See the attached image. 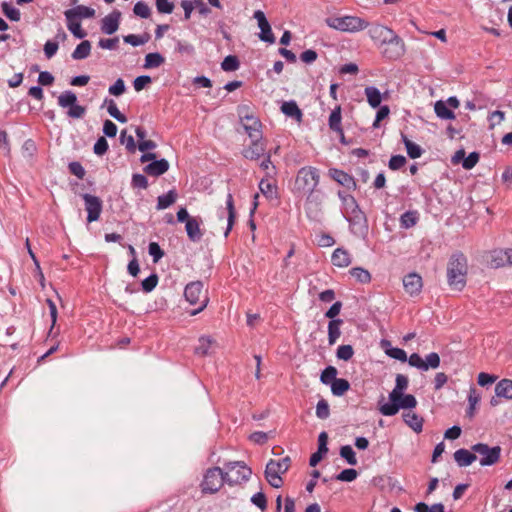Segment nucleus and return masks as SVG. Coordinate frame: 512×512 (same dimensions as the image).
Listing matches in <instances>:
<instances>
[{"label": "nucleus", "instance_id": "obj_20", "mask_svg": "<svg viewBox=\"0 0 512 512\" xmlns=\"http://www.w3.org/2000/svg\"><path fill=\"white\" fill-rule=\"evenodd\" d=\"M169 169V163L166 159L155 160L144 167V172L150 176L158 177L166 173Z\"/></svg>", "mask_w": 512, "mask_h": 512}, {"label": "nucleus", "instance_id": "obj_42", "mask_svg": "<svg viewBox=\"0 0 512 512\" xmlns=\"http://www.w3.org/2000/svg\"><path fill=\"white\" fill-rule=\"evenodd\" d=\"M500 257H494L492 259V265L494 267L505 266L506 264L512 265V249H506L499 252Z\"/></svg>", "mask_w": 512, "mask_h": 512}, {"label": "nucleus", "instance_id": "obj_40", "mask_svg": "<svg viewBox=\"0 0 512 512\" xmlns=\"http://www.w3.org/2000/svg\"><path fill=\"white\" fill-rule=\"evenodd\" d=\"M330 177L343 186H348L352 182V177L342 170L331 168L329 170Z\"/></svg>", "mask_w": 512, "mask_h": 512}, {"label": "nucleus", "instance_id": "obj_2", "mask_svg": "<svg viewBox=\"0 0 512 512\" xmlns=\"http://www.w3.org/2000/svg\"><path fill=\"white\" fill-rule=\"evenodd\" d=\"M184 296L191 305L198 304L199 307L191 312V315H196L208 305L209 298L207 290L201 281H194L186 285Z\"/></svg>", "mask_w": 512, "mask_h": 512}, {"label": "nucleus", "instance_id": "obj_15", "mask_svg": "<svg viewBox=\"0 0 512 512\" xmlns=\"http://www.w3.org/2000/svg\"><path fill=\"white\" fill-rule=\"evenodd\" d=\"M254 18L258 21V26L261 30L259 37L262 41L268 43H274L275 37L272 33L269 22L267 21L265 14L261 10H257L254 13Z\"/></svg>", "mask_w": 512, "mask_h": 512}, {"label": "nucleus", "instance_id": "obj_38", "mask_svg": "<svg viewBox=\"0 0 512 512\" xmlns=\"http://www.w3.org/2000/svg\"><path fill=\"white\" fill-rule=\"evenodd\" d=\"M350 389V383L346 379L337 378L331 384V391L335 396H342Z\"/></svg>", "mask_w": 512, "mask_h": 512}, {"label": "nucleus", "instance_id": "obj_61", "mask_svg": "<svg viewBox=\"0 0 512 512\" xmlns=\"http://www.w3.org/2000/svg\"><path fill=\"white\" fill-rule=\"evenodd\" d=\"M93 150H94V153L96 155H99V156H101V155H103V154H105L107 152V150H108V142L105 139V137H100L96 141V143L94 144Z\"/></svg>", "mask_w": 512, "mask_h": 512}, {"label": "nucleus", "instance_id": "obj_55", "mask_svg": "<svg viewBox=\"0 0 512 512\" xmlns=\"http://www.w3.org/2000/svg\"><path fill=\"white\" fill-rule=\"evenodd\" d=\"M149 254L153 257V262L157 263L164 255L163 250L156 242H151L148 247Z\"/></svg>", "mask_w": 512, "mask_h": 512}, {"label": "nucleus", "instance_id": "obj_30", "mask_svg": "<svg viewBox=\"0 0 512 512\" xmlns=\"http://www.w3.org/2000/svg\"><path fill=\"white\" fill-rule=\"evenodd\" d=\"M271 177L263 178L259 183V190L267 198L273 199L277 194V187L270 181Z\"/></svg>", "mask_w": 512, "mask_h": 512}, {"label": "nucleus", "instance_id": "obj_57", "mask_svg": "<svg viewBox=\"0 0 512 512\" xmlns=\"http://www.w3.org/2000/svg\"><path fill=\"white\" fill-rule=\"evenodd\" d=\"M479 154L477 152L470 153L462 162V166L466 170L472 169L479 161Z\"/></svg>", "mask_w": 512, "mask_h": 512}, {"label": "nucleus", "instance_id": "obj_64", "mask_svg": "<svg viewBox=\"0 0 512 512\" xmlns=\"http://www.w3.org/2000/svg\"><path fill=\"white\" fill-rule=\"evenodd\" d=\"M387 355L393 359L399 360L401 362L407 361V354L406 352L401 348L394 347L393 349H389L387 351Z\"/></svg>", "mask_w": 512, "mask_h": 512}, {"label": "nucleus", "instance_id": "obj_24", "mask_svg": "<svg viewBox=\"0 0 512 512\" xmlns=\"http://www.w3.org/2000/svg\"><path fill=\"white\" fill-rule=\"evenodd\" d=\"M408 387V378L403 374H397L394 389L389 393V400L396 401Z\"/></svg>", "mask_w": 512, "mask_h": 512}, {"label": "nucleus", "instance_id": "obj_51", "mask_svg": "<svg viewBox=\"0 0 512 512\" xmlns=\"http://www.w3.org/2000/svg\"><path fill=\"white\" fill-rule=\"evenodd\" d=\"M155 4L157 11L162 14H170L174 10V4L169 0H155Z\"/></svg>", "mask_w": 512, "mask_h": 512}, {"label": "nucleus", "instance_id": "obj_60", "mask_svg": "<svg viewBox=\"0 0 512 512\" xmlns=\"http://www.w3.org/2000/svg\"><path fill=\"white\" fill-rule=\"evenodd\" d=\"M152 81L151 77L148 75H142L135 78L133 82L134 89L139 92L145 88L146 85L150 84Z\"/></svg>", "mask_w": 512, "mask_h": 512}, {"label": "nucleus", "instance_id": "obj_10", "mask_svg": "<svg viewBox=\"0 0 512 512\" xmlns=\"http://www.w3.org/2000/svg\"><path fill=\"white\" fill-rule=\"evenodd\" d=\"M407 361L410 366L415 367L422 371L429 369H436L440 366V356L436 352L429 353L426 355L425 360L418 354L413 353L407 357Z\"/></svg>", "mask_w": 512, "mask_h": 512}, {"label": "nucleus", "instance_id": "obj_48", "mask_svg": "<svg viewBox=\"0 0 512 512\" xmlns=\"http://www.w3.org/2000/svg\"><path fill=\"white\" fill-rule=\"evenodd\" d=\"M221 68L227 72L237 70L239 68V61L237 57L233 55L226 56L221 63Z\"/></svg>", "mask_w": 512, "mask_h": 512}, {"label": "nucleus", "instance_id": "obj_13", "mask_svg": "<svg viewBox=\"0 0 512 512\" xmlns=\"http://www.w3.org/2000/svg\"><path fill=\"white\" fill-rule=\"evenodd\" d=\"M368 33L370 38L380 47L388 40H391L395 34L392 29L380 24L371 25Z\"/></svg>", "mask_w": 512, "mask_h": 512}, {"label": "nucleus", "instance_id": "obj_33", "mask_svg": "<svg viewBox=\"0 0 512 512\" xmlns=\"http://www.w3.org/2000/svg\"><path fill=\"white\" fill-rule=\"evenodd\" d=\"M177 193L175 190H170L166 194L160 195L157 198V209L163 210L176 202Z\"/></svg>", "mask_w": 512, "mask_h": 512}, {"label": "nucleus", "instance_id": "obj_49", "mask_svg": "<svg viewBox=\"0 0 512 512\" xmlns=\"http://www.w3.org/2000/svg\"><path fill=\"white\" fill-rule=\"evenodd\" d=\"M2 11L4 15L9 18L12 21H18L20 20V12L18 9L14 8L7 2H3L2 5Z\"/></svg>", "mask_w": 512, "mask_h": 512}, {"label": "nucleus", "instance_id": "obj_39", "mask_svg": "<svg viewBox=\"0 0 512 512\" xmlns=\"http://www.w3.org/2000/svg\"><path fill=\"white\" fill-rule=\"evenodd\" d=\"M164 62H165V59L160 53H158V52L148 53L145 56L144 68H146V69L157 68V67L161 66Z\"/></svg>", "mask_w": 512, "mask_h": 512}, {"label": "nucleus", "instance_id": "obj_27", "mask_svg": "<svg viewBox=\"0 0 512 512\" xmlns=\"http://www.w3.org/2000/svg\"><path fill=\"white\" fill-rule=\"evenodd\" d=\"M495 394L497 397L512 399V380L502 379L495 386Z\"/></svg>", "mask_w": 512, "mask_h": 512}, {"label": "nucleus", "instance_id": "obj_28", "mask_svg": "<svg viewBox=\"0 0 512 512\" xmlns=\"http://www.w3.org/2000/svg\"><path fill=\"white\" fill-rule=\"evenodd\" d=\"M328 26L341 30V31H349L350 26L352 25V17H335L327 19Z\"/></svg>", "mask_w": 512, "mask_h": 512}, {"label": "nucleus", "instance_id": "obj_59", "mask_svg": "<svg viewBox=\"0 0 512 512\" xmlns=\"http://www.w3.org/2000/svg\"><path fill=\"white\" fill-rule=\"evenodd\" d=\"M109 93L113 96H120L125 92V83L123 79L119 78L113 85L109 87Z\"/></svg>", "mask_w": 512, "mask_h": 512}, {"label": "nucleus", "instance_id": "obj_3", "mask_svg": "<svg viewBox=\"0 0 512 512\" xmlns=\"http://www.w3.org/2000/svg\"><path fill=\"white\" fill-rule=\"evenodd\" d=\"M290 463L291 460L288 456L279 460L271 459L267 463L265 469V478L272 487L280 488L283 485L281 474H284L288 471Z\"/></svg>", "mask_w": 512, "mask_h": 512}, {"label": "nucleus", "instance_id": "obj_21", "mask_svg": "<svg viewBox=\"0 0 512 512\" xmlns=\"http://www.w3.org/2000/svg\"><path fill=\"white\" fill-rule=\"evenodd\" d=\"M404 422L416 433L423 429L424 419L415 412L408 410L403 413Z\"/></svg>", "mask_w": 512, "mask_h": 512}, {"label": "nucleus", "instance_id": "obj_9", "mask_svg": "<svg viewBox=\"0 0 512 512\" xmlns=\"http://www.w3.org/2000/svg\"><path fill=\"white\" fill-rule=\"evenodd\" d=\"M472 451L479 454L481 466H491L499 462L501 456V447H489L484 443H477L471 447Z\"/></svg>", "mask_w": 512, "mask_h": 512}, {"label": "nucleus", "instance_id": "obj_12", "mask_svg": "<svg viewBox=\"0 0 512 512\" xmlns=\"http://www.w3.org/2000/svg\"><path fill=\"white\" fill-rule=\"evenodd\" d=\"M85 209L87 211V221L89 223L97 221L102 212V201L99 197L85 193L83 194Z\"/></svg>", "mask_w": 512, "mask_h": 512}, {"label": "nucleus", "instance_id": "obj_25", "mask_svg": "<svg viewBox=\"0 0 512 512\" xmlns=\"http://www.w3.org/2000/svg\"><path fill=\"white\" fill-rule=\"evenodd\" d=\"M226 210H227L228 216H227V228L224 233L225 237H227L229 235L230 231L232 230L234 222H235V217H236L234 200H233V196L231 193H229L227 195Z\"/></svg>", "mask_w": 512, "mask_h": 512}, {"label": "nucleus", "instance_id": "obj_29", "mask_svg": "<svg viewBox=\"0 0 512 512\" xmlns=\"http://www.w3.org/2000/svg\"><path fill=\"white\" fill-rule=\"evenodd\" d=\"M281 111L288 117L301 121L302 112L295 101L284 102L281 106Z\"/></svg>", "mask_w": 512, "mask_h": 512}, {"label": "nucleus", "instance_id": "obj_63", "mask_svg": "<svg viewBox=\"0 0 512 512\" xmlns=\"http://www.w3.org/2000/svg\"><path fill=\"white\" fill-rule=\"evenodd\" d=\"M417 217L415 212H405L401 216V223L405 228H410L416 224Z\"/></svg>", "mask_w": 512, "mask_h": 512}, {"label": "nucleus", "instance_id": "obj_7", "mask_svg": "<svg viewBox=\"0 0 512 512\" xmlns=\"http://www.w3.org/2000/svg\"><path fill=\"white\" fill-rule=\"evenodd\" d=\"M224 477L229 484H238L249 479L251 469L242 461L229 462L225 465Z\"/></svg>", "mask_w": 512, "mask_h": 512}, {"label": "nucleus", "instance_id": "obj_11", "mask_svg": "<svg viewBox=\"0 0 512 512\" xmlns=\"http://www.w3.org/2000/svg\"><path fill=\"white\" fill-rule=\"evenodd\" d=\"M380 48L383 57L389 60L399 59L405 52V44L396 33L391 40L385 42Z\"/></svg>", "mask_w": 512, "mask_h": 512}, {"label": "nucleus", "instance_id": "obj_18", "mask_svg": "<svg viewBox=\"0 0 512 512\" xmlns=\"http://www.w3.org/2000/svg\"><path fill=\"white\" fill-rule=\"evenodd\" d=\"M65 18L81 20L83 18H92L95 16V10L88 6L78 5L64 12Z\"/></svg>", "mask_w": 512, "mask_h": 512}, {"label": "nucleus", "instance_id": "obj_37", "mask_svg": "<svg viewBox=\"0 0 512 512\" xmlns=\"http://www.w3.org/2000/svg\"><path fill=\"white\" fill-rule=\"evenodd\" d=\"M402 141L405 145L407 154L410 158L416 159L422 155V149L419 145L415 144L405 134H402Z\"/></svg>", "mask_w": 512, "mask_h": 512}, {"label": "nucleus", "instance_id": "obj_31", "mask_svg": "<svg viewBox=\"0 0 512 512\" xmlns=\"http://www.w3.org/2000/svg\"><path fill=\"white\" fill-rule=\"evenodd\" d=\"M365 95L371 107L376 108L381 104L382 96L378 88L374 86L366 87Z\"/></svg>", "mask_w": 512, "mask_h": 512}, {"label": "nucleus", "instance_id": "obj_56", "mask_svg": "<svg viewBox=\"0 0 512 512\" xmlns=\"http://www.w3.org/2000/svg\"><path fill=\"white\" fill-rule=\"evenodd\" d=\"M354 278H356V280L359 281L360 283L365 284L370 282L371 275L367 270L360 267H356L354 268Z\"/></svg>", "mask_w": 512, "mask_h": 512}, {"label": "nucleus", "instance_id": "obj_41", "mask_svg": "<svg viewBox=\"0 0 512 512\" xmlns=\"http://www.w3.org/2000/svg\"><path fill=\"white\" fill-rule=\"evenodd\" d=\"M68 30L78 39L86 37L87 33L82 29L79 20L73 18H66Z\"/></svg>", "mask_w": 512, "mask_h": 512}, {"label": "nucleus", "instance_id": "obj_16", "mask_svg": "<svg viewBox=\"0 0 512 512\" xmlns=\"http://www.w3.org/2000/svg\"><path fill=\"white\" fill-rule=\"evenodd\" d=\"M120 18L121 12L118 10L106 15L101 21V31L107 35L115 33L119 28Z\"/></svg>", "mask_w": 512, "mask_h": 512}, {"label": "nucleus", "instance_id": "obj_50", "mask_svg": "<svg viewBox=\"0 0 512 512\" xmlns=\"http://www.w3.org/2000/svg\"><path fill=\"white\" fill-rule=\"evenodd\" d=\"M120 142H121V144L126 146V149L129 152H131V153L135 152L137 146L135 144L134 138L132 135H127L126 130L121 131Z\"/></svg>", "mask_w": 512, "mask_h": 512}, {"label": "nucleus", "instance_id": "obj_58", "mask_svg": "<svg viewBox=\"0 0 512 512\" xmlns=\"http://www.w3.org/2000/svg\"><path fill=\"white\" fill-rule=\"evenodd\" d=\"M118 42H119V38L118 37H114V38H102L99 40L98 42V46L102 49H109V50H114L117 48V45H118Z\"/></svg>", "mask_w": 512, "mask_h": 512}, {"label": "nucleus", "instance_id": "obj_45", "mask_svg": "<svg viewBox=\"0 0 512 512\" xmlns=\"http://www.w3.org/2000/svg\"><path fill=\"white\" fill-rule=\"evenodd\" d=\"M76 101L77 97L75 93L71 91H66L58 97V104L63 108L73 106V104H75Z\"/></svg>", "mask_w": 512, "mask_h": 512}, {"label": "nucleus", "instance_id": "obj_32", "mask_svg": "<svg viewBox=\"0 0 512 512\" xmlns=\"http://www.w3.org/2000/svg\"><path fill=\"white\" fill-rule=\"evenodd\" d=\"M215 344V340L210 336H201L198 340V345L195 347L197 355L205 356L208 354L209 349Z\"/></svg>", "mask_w": 512, "mask_h": 512}, {"label": "nucleus", "instance_id": "obj_5", "mask_svg": "<svg viewBox=\"0 0 512 512\" xmlns=\"http://www.w3.org/2000/svg\"><path fill=\"white\" fill-rule=\"evenodd\" d=\"M225 481L224 472L219 467H212L206 470L203 480L200 484L201 491L204 494H214L218 492Z\"/></svg>", "mask_w": 512, "mask_h": 512}, {"label": "nucleus", "instance_id": "obj_17", "mask_svg": "<svg viewBox=\"0 0 512 512\" xmlns=\"http://www.w3.org/2000/svg\"><path fill=\"white\" fill-rule=\"evenodd\" d=\"M405 291L411 296L418 295L423 287L422 278L417 273H410L403 279Z\"/></svg>", "mask_w": 512, "mask_h": 512}, {"label": "nucleus", "instance_id": "obj_53", "mask_svg": "<svg viewBox=\"0 0 512 512\" xmlns=\"http://www.w3.org/2000/svg\"><path fill=\"white\" fill-rule=\"evenodd\" d=\"M330 414L329 405L326 400L322 399L317 403L316 415L320 419L328 418Z\"/></svg>", "mask_w": 512, "mask_h": 512}, {"label": "nucleus", "instance_id": "obj_6", "mask_svg": "<svg viewBox=\"0 0 512 512\" xmlns=\"http://www.w3.org/2000/svg\"><path fill=\"white\" fill-rule=\"evenodd\" d=\"M417 405V400L412 394H400L396 401L379 403V411L384 416L396 415L399 409H413Z\"/></svg>", "mask_w": 512, "mask_h": 512}, {"label": "nucleus", "instance_id": "obj_23", "mask_svg": "<svg viewBox=\"0 0 512 512\" xmlns=\"http://www.w3.org/2000/svg\"><path fill=\"white\" fill-rule=\"evenodd\" d=\"M454 459L460 467H466L471 465L477 459V456L475 452L472 453L467 449L461 448L455 451Z\"/></svg>", "mask_w": 512, "mask_h": 512}, {"label": "nucleus", "instance_id": "obj_4", "mask_svg": "<svg viewBox=\"0 0 512 512\" xmlns=\"http://www.w3.org/2000/svg\"><path fill=\"white\" fill-rule=\"evenodd\" d=\"M319 184L318 170L311 166L302 167L295 179V188L304 194H311Z\"/></svg>", "mask_w": 512, "mask_h": 512}, {"label": "nucleus", "instance_id": "obj_46", "mask_svg": "<svg viewBox=\"0 0 512 512\" xmlns=\"http://www.w3.org/2000/svg\"><path fill=\"white\" fill-rule=\"evenodd\" d=\"M337 373V369L334 366H328L321 373L320 380L323 384L331 385L332 382L337 379Z\"/></svg>", "mask_w": 512, "mask_h": 512}, {"label": "nucleus", "instance_id": "obj_8", "mask_svg": "<svg viewBox=\"0 0 512 512\" xmlns=\"http://www.w3.org/2000/svg\"><path fill=\"white\" fill-rule=\"evenodd\" d=\"M239 117L249 138H261L262 124L260 120L250 112V109L247 106L239 108Z\"/></svg>", "mask_w": 512, "mask_h": 512}, {"label": "nucleus", "instance_id": "obj_44", "mask_svg": "<svg viewBox=\"0 0 512 512\" xmlns=\"http://www.w3.org/2000/svg\"><path fill=\"white\" fill-rule=\"evenodd\" d=\"M133 12L140 18L147 19L151 15V8L143 1H139L134 5Z\"/></svg>", "mask_w": 512, "mask_h": 512}, {"label": "nucleus", "instance_id": "obj_22", "mask_svg": "<svg viewBox=\"0 0 512 512\" xmlns=\"http://www.w3.org/2000/svg\"><path fill=\"white\" fill-rule=\"evenodd\" d=\"M329 127L331 130L335 131L340 138L342 143H346L345 136L343 130L341 128V110L340 107H336L330 114L329 117Z\"/></svg>", "mask_w": 512, "mask_h": 512}, {"label": "nucleus", "instance_id": "obj_62", "mask_svg": "<svg viewBox=\"0 0 512 512\" xmlns=\"http://www.w3.org/2000/svg\"><path fill=\"white\" fill-rule=\"evenodd\" d=\"M406 163V158L402 155H394L389 160V168L391 170H398Z\"/></svg>", "mask_w": 512, "mask_h": 512}, {"label": "nucleus", "instance_id": "obj_52", "mask_svg": "<svg viewBox=\"0 0 512 512\" xmlns=\"http://www.w3.org/2000/svg\"><path fill=\"white\" fill-rule=\"evenodd\" d=\"M265 159L261 162L260 167L266 171V177H273L275 174V166L271 162V152L265 155Z\"/></svg>", "mask_w": 512, "mask_h": 512}, {"label": "nucleus", "instance_id": "obj_43", "mask_svg": "<svg viewBox=\"0 0 512 512\" xmlns=\"http://www.w3.org/2000/svg\"><path fill=\"white\" fill-rule=\"evenodd\" d=\"M106 102L108 103L107 111L109 115L121 123H126L127 117L119 111L114 100L110 99Z\"/></svg>", "mask_w": 512, "mask_h": 512}, {"label": "nucleus", "instance_id": "obj_14", "mask_svg": "<svg viewBox=\"0 0 512 512\" xmlns=\"http://www.w3.org/2000/svg\"><path fill=\"white\" fill-rule=\"evenodd\" d=\"M251 144L245 148L242 155L249 160H258L261 156L266 155V144L261 138H250Z\"/></svg>", "mask_w": 512, "mask_h": 512}, {"label": "nucleus", "instance_id": "obj_1", "mask_svg": "<svg viewBox=\"0 0 512 512\" xmlns=\"http://www.w3.org/2000/svg\"><path fill=\"white\" fill-rule=\"evenodd\" d=\"M467 259L462 253L453 254L447 266V280L450 288L462 291L466 286Z\"/></svg>", "mask_w": 512, "mask_h": 512}, {"label": "nucleus", "instance_id": "obj_35", "mask_svg": "<svg viewBox=\"0 0 512 512\" xmlns=\"http://www.w3.org/2000/svg\"><path fill=\"white\" fill-rule=\"evenodd\" d=\"M91 52V43L88 40L82 41L77 45L72 53V58L75 60H82L87 58Z\"/></svg>", "mask_w": 512, "mask_h": 512}, {"label": "nucleus", "instance_id": "obj_47", "mask_svg": "<svg viewBox=\"0 0 512 512\" xmlns=\"http://www.w3.org/2000/svg\"><path fill=\"white\" fill-rule=\"evenodd\" d=\"M125 43H128L132 46H140L145 44L149 40V36L145 35H135L129 34L123 37Z\"/></svg>", "mask_w": 512, "mask_h": 512}, {"label": "nucleus", "instance_id": "obj_54", "mask_svg": "<svg viewBox=\"0 0 512 512\" xmlns=\"http://www.w3.org/2000/svg\"><path fill=\"white\" fill-rule=\"evenodd\" d=\"M158 283V276L157 274H151L149 277L144 279L141 283L142 289L145 292H151Z\"/></svg>", "mask_w": 512, "mask_h": 512}, {"label": "nucleus", "instance_id": "obj_36", "mask_svg": "<svg viewBox=\"0 0 512 512\" xmlns=\"http://www.w3.org/2000/svg\"><path fill=\"white\" fill-rule=\"evenodd\" d=\"M342 324V320H331L328 324V341L330 345L335 344L337 339L340 337V326Z\"/></svg>", "mask_w": 512, "mask_h": 512}, {"label": "nucleus", "instance_id": "obj_34", "mask_svg": "<svg viewBox=\"0 0 512 512\" xmlns=\"http://www.w3.org/2000/svg\"><path fill=\"white\" fill-rule=\"evenodd\" d=\"M434 110L436 115L441 119L453 120L455 119V113L447 107V104L439 100L435 103Z\"/></svg>", "mask_w": 512, "mask_h": 512}, {"label": "nucleus", "instance_id": "obj_26", "mask_svg": "<svg viewBox=\"0 0 512 512\" xmlns=\"http://www.w3.org/2000/svg\"><path fill=\"white\" fill-rule=\"evenodd\" d=\"M331 261L334 266L347 267L351 262L350 254L347 250L337 248L332 254Z\"/></svg>", "mask_w": 512, "mask_h": 512}, {"label": "nucleus", "instance_id": "obj_19", "mask_svg": "<svg viewBox=\"0 0 512 512\" xmlns=\"http://www.w3.org/2000/svg\"><path fill=\"white\" fill-rule=\"evenodd\" d=\"M200 224L201 220L196 217L189 219L185 224L187 236L192 242L200 241L203 236V232L200 229Z\"/></svg>", "mask_w": 512, "mask_h": 512}]
</instances>
